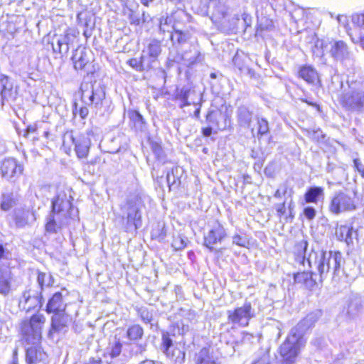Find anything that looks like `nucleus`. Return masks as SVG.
Returning a JSON list of instances; mask_svg holds the SVG:
<instances>
[{"label":"nucleus","mask_w":364,"mask_h":364,"mask_svg":"<svg viewBox=\"0 0 364 364\" xmlns=\"http://www.w3.org/2000/svg\"><path fill=\"white\" fill-rule=\"evenodd\" d=\"M70 198L63 191L53 198L51 202V211L46 218L45 230L47 232H58L77 217V210L70 202Z\"/></svg>","instance_id":"f257e3e1"},{"label":"nucleus","mask_w":364,"mask_h":364,"mask_svg":"<svg viewBox=\"0 0 364 364\" xmlns=\"http://www.w3.org/2000/svg\"><path fill=\"white\" fill-rule=\"evenodd\" d=\"M144 203L141 198L132 196L121 206L122 218L125 220L126 232H136L141 227V209Z\"/></svg>","instance_id":"f03ea898"},{"label":"nucleus","mask_w":364,"mask_h":364,"mask_svg":"<svg viewBox=\"0 0 364 364\" xmlns=\"http://www.w3.org/2000/svg\"><path fill=\"white\" fill-rule=\"evenodd\" d=\"M306 341L301 334L296 333V329H291L286 340L279 347V353L283 364L295 363L301 349L306 345Z\"/></svg>","instance_id":"7ed1b4c3"},{"label":"nucleus","mask_w":364,"mask_h":364,"mask_svg":"<svg viewBox=\"0 0 364 364\" xmlns=\"http://www.w3.org/2000/svg\"><path fill=\"white\" fill-rule=\"evenodd\" d=\"M226 2L227 0H210L208 6L213 23L224 32L234 29L236 22L239 21L237 16L233 17L231 21L228 19L229 9Z\"/></svg>","instance_id":"20e7f679"},{"label":"nucleus","mask_w":364,"mask_h":364,"mask_svg":"<svg viewBox=\"0 0 364 364\" xmlns=\"http://www.w3.org/2000/svg\"><path fill=\"white\" fill-rule=\"evenodd\" d=\"M46 318L42 314L33 315L29 320L21 323L22 339L27 344L37 345L41 339L42 327Z\"/></svg>","instance_id":"39448f33"},{"label":"nucleus","mask_w":364,"mask_h":364,"mask_svg":"<svg viewBox=\"0 0 364 364\" xmlns=\"http://www.w3.org/2000/svg\"><path fill=\"white\" fill-rule=\"evenodd\" d=\"M90 144V138L82 134L75 135L73 131L65 132L63 137V147L65 151L68 153L74 146L75 151L80 159L87 157Z\"/></svg>","instance_id":"423d86ee"},{"label":"nucleus","mask_w":364,"mask_h":364,"mask_svg":"<svg viewBox=\"0 0 364 364\" xmlns=\"http://www.w3.org/2000/svg\"><path fill=\"white\" fill-rule=\"evenodd\" d=\"M340 103L346 111L362 113L364 111V90L349 87L341 95Z\"/></svg>","instance_id":"0eeeda50"},{"label":"nucleus","mask_w":364,"mask_h":364,"mask_svg":"<svg viewBox=\"0 0 364 364\" xmlns=\"http://www.w3.org/2000/svg\"><path fill=\"white\" fill-rule=\"evenodd\" d=\"M327 252V251L318 252L312 250L306 259L309 267L316 272L320 283L329 274Z\"/></svg>","instance_id":"6e6552de"},{"label":"nucleus","mask_w":364,"mask_h":364,"mask_svg":"<svg viewBox=\"0 0 364 364\" xmlns=\"http://www.w3.org/2000/svg\"><path fill=\"white\" fill-rule=\"evenodd\" d=\"M23 165L13 157L5 158L0 162V173L3 178L15 183L23 173Z\"/></svg>","instance_id":"1a4fd4ad"},{"label":"nucleus","mask_w":364,"mask_h":364,"mask_svg":"<svg viewBox=\"0 0 364 364\" xmlns=\"http://www.w3.org/2000/svg\"><path fill=\"white\" fill-rule=\"evenodd\" d=\"M175 100L181 109L190 105L197 106L202 101V93L191 85H184L176 90Z\"/></svg>","instance_id":"9d476101"},{"label":"nucleus","mask_w":364,"mask_h":364,"mask_svg":"<svg viewBox=\"0 0 364 364\" xmlns=\"http://www.w3.org/2000/svg\"><path fill=\"white\" fill-rule=\"evenodd\" d=\"M355 208L354 198L339 191L331 198L328 209L331 213L338 215L343 212L354 210Z\"/></svg>","instance_id":"9b49d317"},{"label":"nucleus","mask_w":364,"mask_h":364,"mask_svg":"<svg viewBox=\"0 0 364 364\" xmlns=\"http://www.w3.org/2000/svg\"><path fill=\"white\" fill-rule=\"evenodd\" d=\"M255 316V311L252 309L250 302L248 301H245L243 306L233 311H228V321L234 325L246 326L250 320Z\"/></svg>","instance_id":"f8f14e48"},{"label":"nucleus","mask_w":364,"mask_h":364,"mask_svg":"<svg viewBox=\"0 0 364 364\" xmlns=\"http://www.w3.org/2000/svg\"><path fill=\"white\" fill-rule=\"evenodd\" d=\"M82 90V100L87 105H94L95 107L102 105L103 100L105 98V90L104 86L100 84H94L92 85L91 91Z\"/></svg>","instance_id":"ddd939ff"},{"label":"nucleus","mask_w":364,"mask_h":364,"mask_svg":"<svg viewBox=\"0 0 364 364\" xmlns=\"http://www.w3.org/2000/svg\"><path fill=\"white\" fill-rule=\"evenodd\" d=\"M42 292L28 289L25 291L19 300V306L22 309L29 311L36 307L41 308L43 304Z\"/></svg>","instance_id":"4468645a"},{"label":"nucleus","mask_w":364,"mask_h":364,"mask_svg":"<svg viewBox=\"0 0 364 364\" xmlns=\"http://www.w3.org/2000/svg\"><path fill=\"white\" fill-rule=\"evenodd\" d=\"M329 45L330 55L336 60L345 62L353 59V53L343 41H331Z\"/></svg>","instance_id":"2eb2a0df"},{"label":"nucleus","mask_w":364,"mask_h":364,"mask_svg":"<svg viewBox=\"0 0 364 364\" xmlns=\"http://www.w3.org/2000/svg\"><path fill=\"white\" fill-rule=\"evenodd\" d=\"M162 51L161 44L159 41L153 39L142 50L141 55L152 69L158 62L159 57Z\"/></svg>","instance_id":"dca6fc26"},{"label":"nucleus","mask_w":364,"mask_h":364,"mask_svg":"<svg viewBox=\"0 0 364 364\" xmlns=\"http://www.w3.org/2000/svg\"><path fill=\"white\" fill-rule=\"evenodd\" d=\"M71 316L66 313L60 312L53 314L51 317V328L48 332V336H51L53 333L67 332L68 324L71 322Z\"/></svg>","instance_id":"f3484780"},{"label":"nucleus","mask_w":364,"mask_h":364,"mask_svg":"<svg viewBox=\"0 0 364 364\" xmlns=\"http://www.w3.org/2000/svg\"><path fill=\"white\" fill-rule=\"evenodd\" d=\"M226 237V232L224 228L218 224L215 226L213 229L209 230L208 233L204 236V245L213 252L216 250L213 245L218 242H221L223 239Z\"/></svg>","instance_id":"a211bd4d"},{"label":"nucleus","mask_w":364,"mask_h":364,"mask_svg":"<svg viewBox=\"0 0 364 364\" xmlns=\"http://www.w3.org/2000/svg\"><path fill=\"white\" fill-rule=\"evenodd\" d=\"M16 92L14 90L13 82L6 75L0 76V102L3 105L4 101L14 100Z\"/></svg>","instance_id":"6ab92c4d"},{"label":"nucleus","mask_w":364,"mask_h":364,"mask_svg":"<svg viewBox=\"0 0 364 364\" xmlns=\"http://www.w3.org/2000/svg\"><path fill=\"white\" fill-rule=\"evenodd\" d=\"M67 304L63 299L62 292L58 291L48 299L45 311L48 314H57L66 310Z\"/></svg>","instance_id":"aec40b11"},{"label":"nucleus","mask_w":364,"mask_h":364,"mask_svg":"<svg viewBox=\"0 0 364 364\" xmlns=\"http://www.w3.org/2000/svg\"><path fill=\"white\" fill-rule=\"evenodd\" d=\"M12 274L8 265H0V294L7 296L11 291Z\"/></svg>","instance_id":"412c9836"},{"label":"nucleus","mask_w":364,"mask_h":364,"mask_svg":"<svg viewBox=\"0 0 364 364\" xmlns=\"http://www.w3.org/2000/svg\"><path fill=\"white\" fill-rule=\"evenodd\" d=\"M71 59L76 70H85L90 62V52L85 48L79 47L75 50Z\"/></svg>","instance_id":"4be33fe9"},{"label":"nucleus","mask_w":364,"mask_h":364,"mask_svg":"<svg viewBox=\"0 0 364 364\" xmlns=\"http://www.w3.org/2000/svg\"><path fill=\"white\" fill-rule=\"evenodd\" d=\"M326 255H328L329 274L334 278L339 274L341 264L344 262L342 253L339 251H328Z\"/></svg>","instance_id":"5701e85b"},{"label":"nucleus","mask_w":364,"mask_h":364,"mask_svg":"<svg viewBox=\"0 0 364 364\" xmlns=\"http://www.w3.org/2000/svg\"><path fill=\"white\" fill-rule=\"evenodd\" d=\"M46 353L37 345H32L26 351V362L27 364H46Z\"/></svg>","instance_id":"b1692460"},{"label":"nucleus","mask_w":364,"mask_h":364,"mask_svg":"<svg viewBox=\"0 0 364 364\" xmlns=\"http://www.w3.org/2000/svg\"><path fill=\"white\" fill-rule=\"evenodd\" d=\"M321 316V311L320 310L311 312L291 329H296V333L301 334V336H304L305 331L313 326Z\"/></svg>","instance_id":"393cba45"},{"label":"nucleus","mask_w":364,"mask_h":364,"mask_svg":"<svg viewBox=\"0 0 364 364\" xmlns=\"http://www.w3.org/2000/svg\"><path fill=\"white\" fill-rule=\"evenodd\" d=\"M203 58V55L195 46L192 47L189 50L185 51L183 55L179 57L180 60H182L183 64L188 67L202 62Z\"/></svg>","instance_id":"a878e982"},{"label":"nucleus","mask_w":364,"mask_h":364,"mask_svg":"<svg viewBox=\"0 0 364 364\" xmlns=\"http://www.w3.org/2000/svg\"><path fill=\"white\" fill-rule=\"evenodd\" d=\"M296 283L304 284L307 287H314L318 282V277L316 272L312 269L310 272H298L294 276Z\"/></svg>","instance_id":"bb28decb"},{"label":"nucleus","mask_w":364,"mask_h":364,"mask_svg":"<svg viewBox=\"0 0 364 364\" xmlns=\"http://www.w3.org/2000/svg\"><path fill=\"white\" fill-rule=\"evenodd\" d=\"M253 112L245 106H240L237 109L238 124L245 128H249L252 123Z\"/></svg>","instance_id":"cd10ccee"},{"label":"nucleus","mask_w":364,"mask_h":364,"mask_svg":"<svg viewBox=\"0 0 364 364\" xmlns=\"http://www.w3.org/2000/svg\"><path fill=\"white\" fill-rule=\"evenodd\" d=\"M32 221L36 220L35 213L28 210H18L15 213L14 222L17 228H23L30 225V219Z\"/></svg>","instance_id":"c85d7f7f"},{"label":"nucleus","mask_w":364,"mask_h":364,"mask_svg":"<svg viewBox=\"0 0 364 364\" xmlns=\"http://www.w3.org/2000/svg\"><path fill=\"white\" fill-rule=\"evenodd\" d=\"M353 228L348 225H337L336 228V238L340 241H345L347 245L353 243Z\"/></svg>","instance_id":"c756f323"},{"label":"nucleus","mask_w":364,"mask_h":364,"mask_svg":"<svg viewBox=\"0 0 364 364\" xmlns=\"http://www.w3.org/2000/svg\"><path fill=\"white\" fill-rule=\"evenodd\" d=\"M323 188L318 186L309 188L304 194V200L307 203H317L320 198H323Z\"/></svg>","instance_id":"7c9ffc66"},{"label":"nucleus","mask_w":364,"mask_h":364,"mask_svg":"<svg viewBox=\"0 0 364 364\" xmlns=\"http://www.w3.org/2000/svg\"><path fill=\"white\" fill-rule=\"evenodd\" d=\"M223 118L224 115L220 110L210 109L206 114L205 122L208 125H210L211 127H214L218 129H222L225 128V126L221 127L220 125V121Z\"/></svg>","instance_id":"2f4dec72"},{"label":"nucleus","mask_w":364,"mask_h":364,"mask_svg":"<svg viewBox=\"0 0 364 364\" xmlns=\"http://www.w3.org/2000/svg\"><path fill=\"white\" fill-rule=\"evenodd\" d=\"M162 343L161 349L166 355L171 358L174 359L175 350L173 349V341L171 338L170 334L168 332L162 333Z\"/></svg>","instance_id":"473e14b6"},{"label":"nucleus","mask_w":364,"mask_h":364,"mask_svg":"<svg viewBox=\"0 0 364 364\" xmlns=\"http://www.w3.org/2000/svg\"><path fill=\"white\" fill-rule=\"evenodd\" d=\"M144 329L139 324H133L127 328L126 332L127 338L132 343H136L142 338Z\"/></svg>","instance_id":"72a5a7b5"},{"label":"nucleus","mask_w":364,"mask_h":364,"mask_svg":"<svg viewBox=\"0 0 364 364\" xmlns=\"http://www.w3.org/2000/svg\"><path fill=\"white\" fill-rule=\"evenodd\" d=\"M299 76L310 84H314L318 80L316 70L309 65L303 66L300 68Z\"/></svg>","instance_id":"f704fd0d"},{"label":"nucleus","mask_w":364,"mask_h":364,"mask_svg":"<svg viewBox=\"0 0 364 364\" xmlns=\"http://www.w3.org/2000/svg\"><path fill=\"white\" fill-rule=\"evenodd\" d=\"M122 343L119 338L115 336L112 341H110L107 348V353L111 358L118 357L122 352Z\"/></svg>","instance_id":"c9c22d12"},{"label":"nucleus","mask_w":364,"mask_h":364,"mask_svg":"<svg viewBox=\"0 0 364 364\" xmlns=\"http://www.w3.org/2000/svg\"><path fill=\"white\" fill-rule=\"evenodd\" d=\"M129 117L134 123V128L136 131L144 132L146 128V122L142 115L136 110H131L128 113Z\"/></svg>","instance_id":"e433bc0d"},{"label":"nucleus","mask_w":364,"mask_h":364,"mask_svg":"<svg viewBox=\"0 0 364 364\" xmlns=\"http://www.w3.org/2000/svg\"><path fill=\"white\" fill-rule=\"evenodd\" d=\"M131 68L138 72H144L151 70L149 63H146L144 58L141 55L139 59L131 58L127 63Z\"/></svg>","instance_id":"4c0bfd02"},{"label":"nucleus","mask_w":364,"mask_h":364,"mask_svg":"<svg viewBox=\"0 0 364 364\" xmlns=\"http://www.w3.org/2000/svg\"><path fill=\"white\" fill-rule=\"evenodd\" d=\"M196 364H220L210 355L208 349L204 348L196 354Z\"/></svg>","instance_id":"58836bf2"},{"label":"nucleus","mask_w":364,"mask_h":364,"mask_svg":"<svg viewBox=\"0 0 364 364\" xmlns=\"http://www.w3.org/2000/svg\"><path fill=\"white\" fill-rule=\"evenodd\" d=\"M16 204V200L13 193H3L1 197L0 208L4 211H8Z\"/></svg>","instance_id":"ea45409f"},{"label":"nucleus","mask_w":364,"mask_h":364,"mask_svg":"<svg viewBox=\"0 0 364 364\" xmlns=\"http://www.w3.org/2000/svg\"><path fill=\"white\" fill-rule=\"evenodd\" d=\"M190 38L191 34L188 32L182 31L176 28L175 29L174 33H171L169 36V38L173 45L176 43L183 45L188 42Z\"/></svg>","instance_id":"a19ab883"},{"label":"nucleus","mask_w":364,"mask_h":364,"mask_svg":"<svg viewBox=\"0 0 364 364\" xmlns=\"http://www.w3.org/2000/svg\"><path fill=\"white\" fill-rule=\"evenodd\" d=\"M37 282L40 287L41 291L42 292V290L44 287H48L53 286L54 284V279L50 273H46V272H38L37 275Z\"/></svg>","instance_id":"79ce46f5"},{"label":"nucleus","mask_w":364,"mask_h":364,"mask_svg":"<svg viewBox=\"0 0 364 364\" xmlns=\"http://www.w3.org/2000/svg\"><path fill=\"white\" fill-rule=\"evenodd\" d=\"M180 169L179 167H173L166 173V182L170 190L171 188L178 187L180 184V178L178 176Z\"/></svg>","instance_id":"37998d69"},{"label":"nucleus","mask_w":364,"mask_h":364,"mask_svg":"<svg viewBox=\"0 0 364 364\" xmlns=\"http://www.w3.org/2000/svg\"><path fill=\"white\" fill-rule=\"evenodd\" d=\"M150 147L153 152V154L155 155L156 159L159 161H164L165 160V155L164 151L161 146L160 144L151 141L150 142Z\"/></svg>","instance_id":"c03bdc74"},{"label":"nucleus","mask_w":364,"mask_h":364,"mask_svg":"<svg viewBox=\"0 0 364 364\" xmlns=\"http://www.w3.org/2000/svg\"><path fill=\"white\" fill-rule=\"evenodd\" d=\"M257 120L258 127L257 136H262L263 135H265L267 133H269V127L268 121L263 117H258Z\"/></svg>","instance_id":"a18cd8bd"},{"label":"nucleus","mask_w":364,"mask_h":364,"mask_svg":"<svg viewBox=\"0 0 364 364\" xmlns=\"http://www.w3.org/2000/svg\"><path fill=\"white\" fill-rule=\"evenodd\" d=\"M171 19H168V18H161L160 20V26H159V31L161 33H165L167 32L169 33H173V31L171 30H173L175 31L176 27L173 26H171Z\"/></svg>","instance_id":"49530a36"},{"label":"nucleus","mask_w":364,"mask_h":364,"mask_svg":"<svg viewBox=\"0 0 364 364\" xmlns=\"http://www.w3.org/2000/svg\"><path fill=\"white\" fill-rule=\"evenodd\" d=\"M138 315L145 323H150L153 319L152 313L147 308L141 307L137 309Z\"/></svg>","instance_id":"de8ad7c7"},{"label":"nucleus","mask_w":364,"mask_h":364,"mask_svg":"<svg viewBox=\"0 0 364 364\" xmlns=\"http://www.w3.org/2000/svg\"><path fill=\"white\" fill-rule=\"evenodd\" d=\"M11 259V252L5 245L0 244V265H6L5 262Z\"/></svg>","instance_id":"09e8293b"},{"label":"nucleus","mask_w":364,"mask_h":364,"mask_svg":"<svg viewBox=\"0 0 364 364\" xmlns=\"http://www.w3.org/2000/svg\"><path fill=\"white\" fill-rule=\"evenodd\" d=\"M252 364H270V355L268 350L262 351L259 358Z\"/></svg>","instance_id":"8fccbe9b"},{"label":"nucleus","mask_w":364,"mask_h":364,"mask_svg":"<svg viewBox=\"0 0 364 364\" xmlns=\"http://www.w3.org/2000/svg\"><path fill=\"white\" fill-rule=\"evenodd\" d=\"M52 49L53 53L60 54L67 53L69 50V48L67 46L61 44L58 38L57 39L56 44L52 43Z\"/></svg>","instance_id":"3c124183"},{"label":"nucleus","mask_w":364,"mask_h":364,"mask_svg":"<svg viewBox=\"0 0 364 364\" xmlns=\"http://www.w3.org/2000/svg\"><path fill=\"white\" fill-rule=\"evenodd\" d=\"M75 38V35L66 32L64 36L59 37L58 40L61 42V44L69 48V46L73 43Z\"/></svg>","instance_id":"603ef678"},{"label":"nucleus","mask_w":364,"mask_h":364,"mask_svg":"<svg viewBox=\"0 0 364 364\" xmlns=\"http://www.w3.org/2000/svg\"><path fill=\"white\" fill-rule=\"evenodd\" d=\"M232 243L245 247L249 244V242L245 237L236 234L232 237Z\"/></svg>","instance_id":"864d4df0"},{"label":"nucleus","mask_w":364,"mask_h":364,"mask_svg":"<svg viewBox=\"0 0 364 364\" xmlns=\"http://www.w3.org/2000/svg\"><path fill=\"white\" fill-rule=\"evenodd\" d=\"M77 105L75 102L74 104V109L73 111V114L76 115L77 114H78L82 119H85L89 113V110H88L87 107L85 106L81 107L79 109H77Z\"/></svg>","instance_id":"5fc2aeb1"},{"label":"nucleus","mask_w":364,"mask_h":364,"mask_svg":"<svg viewBox=\"0 0 364 364\" xmlns=\"http://www.w3.org/2000/svg\"><path fill=\"white\" fill-rule=\"evenodd\" d=\"M304 215L309 220H313L316 214V211L314 208L311 206H307L304 209Z\"/></svg>","instance_id":"6e6d98bb"},{"label":"nucleus","mask_w":364,"mask_h":364,"mask_svg":"<svg viewBox=\"0 0 364 364\" xmlns=\"http://www.w3.org/2000/svg\"><path fill=\"white\" fill-rule=\"evenodd\" d=\"M352 21L355 24H357L364 29V13L353 15L352 16Z\"/></svg>","instance_id":"4d7b16f0"},{"label":"nucleus","mask_w":364,"mask_h":364,"mask_svg":"<svg viewBox=\"0 0 364 364\" xmlns=\"http://www.w3.org/2000/svg\"><path fill=\"white\" fill-rule=\"evenodd\" d=\"M172 246L176 250H180L186 246V242L183 238H176L173 240Z\"/></svg>","instance_id":"13d9d810"},{"label":"nucleus","mask_w":364,"mask_h":364,"mask_svg":"<svg viewBox=\"0 0 364 364\" xmlns=\"http://www.w3.org/2000/svg\"><path fill=\"white\" fill-rule=\"evenodd\" d=\"M311 136L313 139L319 141L320 140L323 139L325 136L320 129H317L316 130H314L311 132Z\"/></svg>","instance_id":"bf43d9fd"},{"label":"nucleus","mask_w":364,"mask_h":364,"mask_svg":"<svg viewBox=\"0 0 364 364\" xmlns=\"http://www.w3.org/2000/svg\"><path fill=\"white\" fill-rule=\"evenodd\" d=\"M353 163L356 170L360 173L362 177H364V164L358 159H354Z\"/></svg>","instance_id":"052dcab7"},{"label":"nucleus","mask_w":364,"mask_h":364,"mask_svg":"<svg viewBox=\"0 0 364 364\" xmlns=\"http://www.w3.org/2000/svg\"><path fill=\"white\" fill-rule=\"evenodd\" d=\"M276 210L278 217L281 218L282 216H284L286 213L285 203L277 205Z\"/></svg>","instance_id":"680f3d73"},{"label":"nucleus","mask_w":364,"mask_h":364,"mask_svg":"<svg viewBox=\"0 0 364 364\" xmlns=\"http://www.w3.org/2000/svg\"><path fill=\"white\" fill-rule=\"evenodd\" d=\"M129 20L132 23L139 25L140 23V18L134 12L131 11V14H129Z\"/></svg>","instance_id":"e2e57ef3"},{"label":"nucleus","mask_w":364,"mask_h":364,"mask_svg":"<svg viewBox=\"0 0 364 364\" xmlns=\"http://www.w3.org/2000/svg\"><path fill=\"white\" fill-rule=\"evenodd\" d=\"M215 128L214 127H211L210 125H208V127L202 129V133L204 136H210L212 134L213 129Z\"/></svg>","instance_id":"0e129e2a"},{"label":"nucleus","mask_w":364,"mask_h":364,"mask_svg":"<svg viewBox=\"0 0 364 364\" xmlns=\"http://www.w3.org/2000/svg\"><path fill=\"white\" fill-rule=\"evenodd\" d=\"M292 204H293V202L291 201L289 205V214L288 216H286V218H285L287 222L289 220V219H290V221H291L292 219L294 217V215H293L294 205H292Z\"/></svg>","instance_id":"69168bd1"},{"label":"nucleus","mask_w":364,"mask_h":364,"mask_svg":"<svg viewBox=\"0 0 364 364\" xmlns=\"http://www.w3.org/2000/svg\"><path fill=\"white\" fill-rule=\"evenodd\" d=\"M254 338L252 334L249 333L247 332L242 333V341L243 342H251L252 339Z\"/></svg>","instance_id":"338daca9"},{"label":"nucleus","mask_w":364,"mask_h":364,"mask_svg":"<svg viewBox=\"0 0 364 364\" xmlns=\"http://www.w3.org/2000/svg\"><path fill=\"white\" fill-rule=\"evenodd\" d=\"M308 243L305 240L301 241L299 243H298L297 247L298 248L301 249L304 254L306 253V249H307Z\"/></svg>","instance_id":"774afa93"}]
</instances>
